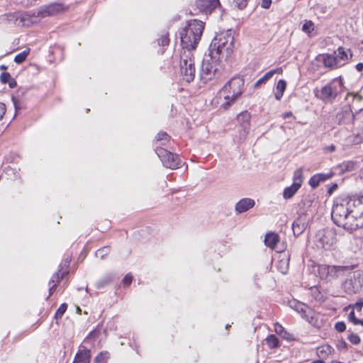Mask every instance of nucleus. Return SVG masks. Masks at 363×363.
<instances>
[{"label": "nucleus", "instance_id": "f257e3e1", "mask_svg": "<svg viewBox=\"0 0 363 363\" xmlns=\"http://www.w3.org/2000/svg\"><path fill=\"white\" fill-rule=\"evenodd\" d=\"M331 218L336 225L348 232L362 228L360 225L361 219L358 220L352 212L351 206L346 197L337 198L335 200L332 208Z\"/></svg>", "mask_w": 363, "mask_h": 363}, {"label": "nucleus", "instance_id": "f03ea898", "mask_svg": "<svg viewBox=\"0 0 363 363\" xmlns=\"http://www.w3.org/2000/svg\"><path fill=\"white\" fill-rule=\"evenodd\" d=\"M234 48V31L229 29L215 36L208 51L216 60L225 61L231 57Z\"/></svg>", "mask_w": 363, "mask_h": 363}, {"label": "nucleus", "instance_id": "7ed1b4c3", "mask_svg": "<svg viewBox=\"0 0 363 363\" xmlns=\"http://www.w3.org/2000/svg\"><path fill=\"white\" fill-rule=\"evenodd\" d=\"M204 29L203 23L201 21L194 19L188 23V25L181 32V43L186 51L195 49L201 39Z\"/></svg>", "mask_w": 363, "mask_h": 363}, {"label": "nucleus", "instance_id": "20e7f679", "mask_svg": "<svg viewBox=\"0 0 363 363\" xmlns=\"http://www.w3.org/2000/svg\"><path fill=\"white\" fill-rule=\"evenodd\" d=\"M244 79L238 76L233 77L226 83L220 90V94L223 95L224 102L221 107L227 110L235 101L240 97L243 92Z\"/></svg>", "mask_w": 363, "mask_h": 363}, {"label": "nucleus", "instance_id": "39448f33", "mask_svg": "<svg viewBox=\"0 0 363 363\" xmlns=\"http://www.w3.org/2000/svg\"><path fill=\"white\" fill-rule=\"evenodd\" d=\"M350 267L347 266H331L320 264L318 268V273L321 279L332 281L340 277L346 275Z\"/></svg>", "mask_w": 363, "mask_h": 363}, {"label": "nucleus", "instance_id": "423d86ee", "mask_svg": "<svg viewBox=\"0 0 363 363\" xmlns=\"http://www.w3.org/2000/svg\"><path fill=\"white\" fill-rule=\"evenodd\" d=\"M221 62L220 60H216V57H213L210 52L205 55L200 69L201 79L205 83L211 80L218 70L217 63Z\"/></svg>", "mask_w": 363, "mask_h": 363}, {"label": "nucleus", "instance_id": "0eeeda50", "mask_svg": "<svg viewBox=\"0 0 363 363\" xmlns=\"http://www.w3.org/2000/svg\"><path fill=\"white\" fill-rule=\"evenodd\" d=\"M351 269L346 274L347 278L342 282V289L347 294H354L358 293L363 284V272L357 270L351 272Z\"/></svg>", "mask_w": 363, "mask_h": 363}, {"label": "nucleus", "instance_id": "6e6552de", "mask_svg": "<svg viewBox=\"0 0 363 363\" xmlns=\"http://www.w3.org/2000/svg\"><path fill=\"white\" fill-rule=\"evenodd\" d=\"M180 70L184 80L187 82L194 80L195 77V66L193 55L190 51L184 50L181 55Z\"/></svg>", "mask_w": 363, "mask_h": 363}, {"label": "nucleus", "instance_id": "1a4fd4ad", "mask_svg": "<svg viewBox=\"0 0 363 363\" xmlns=\"http://www.w3.org/2000/svg\"><path fill=\"white\" fill-rule=\"evenodd\" d=\"M342 87V80L335 79L321 88L318 97L325 102H331L337 96Z\"/></svg>", "mask_w": 363, "mask_h": 363}, {"label": "nucleus", "instance_id": "9d476101", "mask_svg": "<svg viewBox=\"0 0 363 363\" xmlns=\"http://www.w3.org/2000/svg\"><path fill=\"white\" fill-rule=\"evenodd\" d=\"M155 152L164 167L170 169L179 168L180 159L178 155L174 154L162 147H157Z\"/></svg>", "mask_w": 363, "mask_h": 363}, {"label": "nucleus", "instance_id": "9b49d317", "mask_svg": "<svg viewBox=\"0 0 363 363\" xmlns=\"http://www.w3.org/2000/svg\"><path fill=\"white\" fill-rule=\"evenodd\" d=\"M361 114L354 115L350 106H344L340 110L335 116V122L339 125H349L352 124L355 125L360 117Z\"/></svg>", "mask_w": 363, "mask_h": 363}, {"label": "nucleus", "instance_id": "f8f14e48", "mask_svg": "<svg viewBox=\"0 0 363 363\" xmlns=\"http://www.w3.org/2000/svg\"><path fill=\"white\" fill-rule=\"evenodd\" d=\"M288 303L289 307L299 313L302 318L309 322H311L310 318L313 319V311L306 304L296 299L289 301Z\"/></svg>", "mask_w": 363, "mask_h": 363}, {"label": "nucleus", "instance_id": "ddd939ff", "mask_svg": "<svg viewBox=\"0 0 363 363\" xmlns=\"http://www.w3.org/2000/svg\"><path fill=\"white\" fill-rule=\"evenodd\" d=\"M352 208V212L357 218L361 219L360 225L363 227V196L346 197Z\"/></svg>", "mask_w": 363, "mask_h": 363}, {"label": "nucleus", "instance_id": "4468645a", "mask_svg": "<svg viewBox=\"0 0 363 363\" xmlns=\"http://www.w3.org/2000/svg\"><path fill=\"white\" fill-rule=\"evenodd\" d=\"M318 238V245L325 250H329L336 243V237L335 233L331 230L320 232Z\"/></svg>", "mask_w": 363, "mask_h": 363}, {"label": "nucleus", "instance_id": "2eb2a0df", "mask_svg": "<svg viewBox=\"0 0 363 363\" xmlns=\"http://www.w3.org/2000/svg\"><path fill=\"white\" fill-rule=\"evenodd\" d=\"M220 6L219 0H197L196 1V6L199 11L205 13H211Z\"/></svg>", "mask_w": 363, "mask_h": 363}, {"label": "nucleus", "instance_id": "dca6fc26", "mask_svg": "<svg viewBox=\"0 0 363 363\" xmlns=\"http://www.w3.org/2000/svg\"><path fill=\"white\" fill-rule=\"evenodd\" d=\"M308 226V218L306 214L300 215L292 223V230L296 237L301 235Z\"/></svg>", "mask_w": 363, "mask_h": 363}, {"label": "nucleus", "instance_id": "f3484780", "mask_svg": "<svg viewBox=\"0 0 363 363\" xmlns=\"http://www.w3.org/2000/svg\"><path fill=\"white\" fill-rule=\"evenodd\" d=\"M65 9V7L63 4L60 3H54L40 8L38 13L42 17H45L48 16H54L64 11Z\"/></svg>", "mask_w": 363, "mask_h": 363}, {"label": "nucleus", "instance_id": "a211bd4d", "mask_svg": "<svg viewBox=\"0 0 363 363\" xmlns=\"http://www.w3.org/2000/svg\"><path fill=\"white\" fill-rule=\"evenodd\" d=\"M333 55L340 65V67L345 65L348 62L349 58L352 56L350 49L346 50L342 47H339L337 50L334 52Z\"/></svg>", "mask_w": 363, "mask_h": 363}, {"label": "nucleus", "instance_id": "6ab92c4d", "mask_svg": "<svg viewBox=\"0 0 363 363\" xmlns=\"http://www.w3.org/2000/svg\"><path fill=\"white\" fill-rule=\"evenodd\" d=\"M255 205L254 199L250 198H244L235 203V210L238 213H242L252 208Z\"/></svg>", "mask_w": 363, "mask_h": 363}, {"label": "nucleus", "instance_id": "aec40b11", "mask_svg": "<svg viewBox=\"0 0 363 363\" xmlns=\"http://www.w3.org/2000/svg\"><path fill=\"white\" fill-rule=\"evenodd\" d=\"M318 60L323 62L324 66L330 69L340 68V65L337 62L334 55L322 54L318 57Z\"/></svg>", "mask_w": 363, "mask_h": 363}, {"label": "nucleus", "instance_id": "412c9836", "mask_svg": "<svg viewBox=\"0 0 363 363\" xmlns=\"http://www.w3.org/2000/svg\"><path fill=\"white\" fill-rule=\"evenodd\" d=\"M333 172H330L328 173H319L312 176L308 182L309 185L313 188H317L320 183L325 182L333 176Z\"/></svg>", "mask_w": 363, "mask_h": 363}, {"label": "nucleus", "instance_id": "4be33fe9", "mask_svg": "<svg viewBox=\"0 0 363 363\" xmlns=\"http://www.w3.org/2000/svg\"><path fill=\"white\" fill-rule=\"evenodd\" d=\"M282 68L279 67L274 69H272L264 74L262 77L259 79L254 84V87L257 89L262 84H265L268 80H269L275 74H282Z\"/></svg>", "mask_w": 363, "mask_h": 363}, {"label": "nucleus", "instance_id": "5701e85b", "mask_svg": "<svg viewBox=\"0 0 363 363\" xmlns=\"http://www.w3.org/2000/svg\"><path fill=\"white\" fill-rule=\"evenodd\" d=\"M91 351L88 349H84L79 351L74 359L73 363H90Z\"/></svg>", "mask_w": 363, "mask_h": 363}, {"label": "nucleus", "instance_id": "b1692460", "mask_svg": "<svg viewBox=\"0 0 363 363\" xmlns=\"http://www.w3.org/2000/svg\"><path fill=\"white\" fill-rule=\"evenodd\" d=\"M353 134L355 143H360L363 142V115H361L358 123L354 125Z\"/></svg>", "mask_w": 363, "mask_h": 363}, {"label": "nucleus", "instance_id": "393cba45", "mask_svg": "<svg viewBox=\"0 0 363 363\" xmlns=\"http://www.w3.org/2000/svg\"><path fill=\"white\" fill-rule=\"evenodd\" d=\"M279 240V235L274 233H267L264 238L265 245L272 249L277 246Z\"/></svg>", "mask_w": 363, "mask_h": 363}, {"label": "nucleus", "instance_id": "a878e982", "mask_svg": "<svg viewBox=\"0 0 363 363\" xmlns=\"http://www.w3.org/2000/svg\"><path fill=\"white\" fill-rule=\"evenodd\" d=\"M60 272L58 271L57 272L55 273L52 276V277L50 280V284H53L49 289L50 295L52 294V290L56 288V286H57V284L60 282V279H63V277L68 273V272L67 270H65V271H63L61 273V276H60Z\"/></svg>", "mask_w": 363, "mask_h": 363}, {"label": "nucleus", "instance_id": "bb28decb", "mask_svg": "<svg viewBox=\"0 0 363 363\" xmlns=\"http://www.w3.org/2000/svg\"><path fill=\"white\" fill-rule=\"evenodd\" d=\"M301 186L298 184L293 183L290 186L284 189L283 191V197L285 199H289L292 198L294 194L298 191Z\"/></svg>", "mask_w": 363, "mask_h": 363}, {"label": "nucleus", "instance_id": "cd10ccee", "mask_svg": "<svg viewBox=\"0 0 363 363\" xmlns=\"http://www.w3.org/2000/svg\"><path fill=\"white\" fill-rule=\"evenodd\" d=\"M286 88V82L284 79H280L278 81L276 86V92L274 94L275 99L279 101L284 94V91Z\"/></svg>", "mask_w": 363, "mask_h": 363}, {"label": "nucleus", "instance_id": "c85d7f7f", "mask_svg": "<svg viewBox=\"0 0 363 363\" xmlns=\"http://www.w3.org/2000/svg\"><path fill=\"white\" fill-rule=\"evenodd\" d=\"M110 359V354L107 351L101 352L95 358L94 363H107Z\"/></svg>", "mask_w": 363, "mask_h": 363}, {"label": "nucleus", "instance_id": "c756f323", "mask_svg": "<svg viewBox=\"0 0 363 363\" xmlns=\"http://www.w3.org/2000/svg\"><path fill=\"white\" fill-rule=\"evenodd\" d=\"M250 118V115L247 111L242 112L237 117L238 121L242 123L244 128H246L249 125Z\"/></svg>", "mask_w": 363, "mask_h": 363}, {"label": "nucleus", "instance_id": "7c9ffc66", "mask_svg": "<svg viewBox=\"0 0 363 363\" xmlns=\"http://www.w3.org/2000/svg\"><path fill=\"white\" fill-rule=\"evenodd\" d=\"M266 342L270 348H277L279 345V339L274 335H270L266 338Z\"/></svg>", "mask_w": 363, "mask_h": 363}, {"label": "nucleus", "instance_id": "2f4dec72", "mask_svg": "<svg viewBox=\"0 0 363 363\" xmlns=\"http://www.w3.org/2000/svg\"><path fill=\"white\" fill-rule=\"evenodd\" d=\"M293 181L294 184H298L299 186L303 182V168L301 167L294 172Z\"/></svg>", "mask_w": 363, "mask_h": 363}, {"label": "nucleus", "instance_id": "473e14b6", "mask_svg": "<svg viewBox=\"0 0 363 363\" xmlns=\"http://www.w3.org/2000/svg\"><path fill=\"white\" fill-rule=\"evenodd\" d=\"M289 259H282L279 262L278 264V269L280 272L282 274H286L288 269H289Z\"/></svg>", "mask_w": 363, "mask_h": 363}, {"label": "nucleus", "instance_id": "72a5a7b5", "mask_svg": "<svg viewBox=\"0 0 363 363\" xmlns=\"http://www.w3.org/2000/svg\"><path fill=\"white\" fill-rule=\"evenodd\" d=\"M29 52H30V50L28 49V50H25L23 52L17 54L14 57V62L17 64H21V63L23 62L26 60Z\"/></svg>", "mask_w": 363, "mask_h": 363}, {"label": "nucleus", "instance_id": "f704fd0d", "mask_svg": "<svg viewBox=\"0 0 363 363\" xmlns=\"http://www.w3.org/2000/svg\"><path fill=\"white\" fill-rule=\"evenodd\" d=\"M111 281V276L108 275L96 283L97 289H101L108 285Z\"/></svg>", "mask_w": 363, "mask_h": 363}, {"label": "nucleus", "instance_id": "c9c22d12", "mask_svg": "<svg viewBox=\"0 0 363 363\" xmlns=\"http://www.w3.org/2000/svg\"><path fill=\"white\" fill-rule=\"evenodd\" d=\"M315 195H308L307 196L303 201V205L306 208H309L312 206L313 202L315 201Z\"/></svg>", "mask_w": 363, "mask_h": 363}, {"label": "nucleus", "instance_id": "e433bc0d", "mask_svg": "<svg viewBox=\"0 0 363 363\" xmlns=\"http://www.w3.org/2000/svg\"><path fill=\"white\" fill-rule=\"evenodd\" d=\"M67 308V303H64L61 304L55 314V319L57 320V319L61 318L62 317V315H64V313H65Z\"/></svg>", "mask_w": 363, "mask_h": 363}, {"label": "nucleus", "instance_id": "4c0bfd02", "mask_svg": "<svg viewBox=\"0 0 363 363\" xmlns=\"http://www.w3.org/2000/svg\"><path fill=\"white\" fill-rule=\"evenodd\" d=\"M109 252H110L109 247H104L101 249H99L96 252V256L100 259H104Z\"/></svg>", "mask_w": 363, "mask_h": 363}, {"label": "nucleus", "instance_id": "58836bf2", "mask_svg": "<svg viewBox=\"0 0 363 363\" xmlns=\"http://www.w3.org/2000/svg\"><path fill=\"white\" fill-rule=\"evenodd\" d=\"M314 29L313 23L311 21H306L303 24L302 30L306 33H311Z\"/></svg>", "mask_w": 363, "mask_h": 363}, {"label": "nucleus", "instance_id": "ea45409f", "mask_svg": "<svg viewBox=\"0 0 363 363\" xmlns=\"http://www.w3.org/2000/svg\"><path fill=\"white\" fill-rule=\"evenodd\" d=\"M158 44L160 46H165L169 44V35L167 33H163L161 35L160 38L157 40Z\"/></svg>", "mask_w": 363, "mask_h": 363}, {"label": "nucleus", "instance_id": "a19ab883", "mask_svg": "<svg viewBox=\"0 0 363 363\" xmlns=\"http://www.w3.org/2000/svg\"><path fill=\"white\" fill-rule=\"evenodd\" d=\"M157 141H160L162 145H164L165 142L169 141L170 139L169 135L165 132H160L157 136Z\"/></svg>", "mask_w": 363, "mask_h": 363}, {"label": "nucleus", "instance_id": "79ce46f5", "mask_svg": "<svg viewBox=\"0 0 363 363\" xmlns=\"http://www.w3.org/2000/svg\"><path fill=\"white\" fill-rule=\"evenodd\" d=\"M233 4L235 7L242 10L247 5V0H233Z\"/></svg>", "mask_w": 363, "mask_h": 363}, {"label": "nucleus", "instance_id": "37998d69", "mask_svg": "<svg viewBox=\"0 0 363 363\" xmlns=\"http://www.w3.org/2000/svg\"><path fill=\"white\" fill-rule=\"evenodd\" d=\"M354 165H355L354 162H353L352 161H349V162L342 163L341 164V167L343 171L350 172V171H352L354 169Z\"/></svg>", "mask_w": 363, "mask_h": 363}, {"label": "nucleus", "instance_id": "c03bdc74", "mask_svg": "<svg viewBox=\"0 0 363 363\" xmlns=\"http://www.w3.org/2000/svg\"><path fill=\"white\" fill-rule=\"evenodd\" d=\"M348 340L354 345H358L360 342L359 337L357 335L353 333L349 335Z\"/></svg>", "mask_w": 363, "mask_h": 363}, {"label": "nucleus", "instance_id": "a18cd8bd", "mask_svg": "<svg viewBox=\"0 0 363 363\" xmlns=\"http://www.w3.org/2000/svg\"><path fill=\"white\" fill-rule=\"evenodd\" d=\"M11 78L9 72H3L0 76V80L3 84H6Z\"/></svg>", "mask_w": 363, "mask_h": 363}, {"label": "nucleus", "instance_id": "49530a36", "mask_svg": "<svg viewBox=\"0 0 363 363\" xmlns=\"http://www.w3.org/2000/svg\"><path fill=\"white\" fill-rule=\"evenodd\" d=\"M335 328L337 332L342 333L345 330L346 325L344 322H337L335 325Z\"/></svg>", "mask_w": 363, "mask_h": 363}, {"label": "nucleus", "instance_id": "de8ad7c7", "mask_svg": "<svg viewBox=\"0 0 363 363\" xmlns=\"http://www.w3.org/2000/svg\"><path fill=\"white\" fill-rule=\"evenodd\" d=\"M274 330L278 335H281L285 331V329L281 324L277 323L274 324Z\"/></svg>", "mask_w": 363, "mask_h": 363}, {"label": "nucleus", "instance_id": "09e8293b", "mask_svg": "<svg viewBox=\"0 0 363 363\" xmlns=\"http://www.w3.org/2000/svg\"><path fill=\"white\" fill-rule=\"evenodd\" d=\"M133 280V276L130 274H126L123 279V283L124 286H129Z\"/></svg>", "mask_w": 363, "mask_h": 363}, {"label": "nucleus", "instance_id": "8fccbe9b", "mask_svg": "<svg viewBox=\"0 0 363 363\" xmlns=\"http://www.w3.org/2000/svg\"><path fill=\"white\" fill-rule=\"evenodd\" d=\"M330 346H326V347H318V354H323V353H328V352H330Z\"/></svg>", "mask_w": 363, "mask_h": 363}, {"label": "nucleus", "instance_id": "3c124183", "mask_svg": "<svg viewBox=\"0 0 363 363\" xmlns=\"http://www.w3.org/2000/svg\"><path fill=\"white\" fill-rule=\"evenodd\" d=\"M6 108L4 103L0 102V121L3 118L6 113Z\"/></svg>", "mask_w": 363, "mask_h": 363}, {"label": "nucleus", "instance_id": "603ef678", "mask_svg": "<svg viewBox=\"0 0 363 363\" xmlns=\"http://www.w3.org/2000/svg\"><path fill=\"white\" fill-rule=\"evenodd\" d=\"M70 261H71L70 259L67 258L65 260L64 263L60 264L59 266V272H62V270L63 269L64 267L67 268L69 266Z\"/></svg>", "mask_w": 363, "mask_h": 363}, {"label": "nucleus", "instance_id": "864d4df0", "mask_svg": "<svg viewBox=\"0 0 363 363\" xmlns=\"http://www.w3.org/2000/svg\"><path fill=\"white\" fill-rule=\"evenodd\" d=\"M272 4V0H262L261 6L263 9H269Z\"/></svg>", "mask_w": 363, "mask_h": 363}, {"label": "nucleus", "instance_id": "5fc2aeb1", "mask_svg": "<svg viewBox=\"0 0 363 363\" xmlns=\"http://www.w3.org/2000/svg\"><path fill=\"white\" fill-rule=\"evenodd\" d=\"M336 149V147L335 145L332 144L328 146H326L324 147V152H333Z\"/></svg>", "mask_w": 363, "mask_h": 363}, {"label": "nucleus", "instance_id": "6e6d98bb", "mask_svg": "<svg viewBox=\"0 0 363 363\" xmlns=\"http://www.w3.org/2000/svg\"><path fill=\"white\" fill-rule=\"evenodd\" d=\"M353 307L358 311H361L363 307V300H359V301L356 302Z\"/></svg>", "mask_w": 363, "mask_h": 363}, {"label": "nucleus", "instance_id": "4d7b16f0", "mask_svg": "<svg viewBox=\"0 0 363 363\" xmlns=\"http://www.w3.org/2000/svg\"><path fill=\"white\" fill-rule=\"evenodd\" d=\"M12 101L13 102L16 112H17L18 110L21 108L20 102L14 97H12Z\"/></svg>", "mask_w": 363, "mask_h": 363}, {"label": "nucleus", "instance_id": "13d9d810", "mask_svg": "<svg viewBox=\"0 0 363 363\" xmlns=\"http://www.w3.org/2000/svg\"><path fill=\"white\" fill-rule=\"evenodd\" d=\"M349 320L354 323V321H357V318L355 316L354 311H352L348 315Z\"/></svg>", "mask_w": 363, "mask_h": 363}, {"label": "nucleus", "instance_id": "bf43d9fd", "mask_svg": "<svg viewBox=\"0 0 363 363\" xmlns=\"http://www.w3.org/2000/svg\"><path fill=\"white\" fill-rule=\"evenodd\" d=\"M282 116L285 119L288 118H291L293 120L296 119V117L293 115L292 112L291 111L283 113Z\"/></svg>", "mask_w": 363, "mask_h": 363}, {"label": "nucleus", "instance_id": "052dcab7", "mask_svg": "<svg viewBox=\"0 0 363 363\" xmlns=\"http://www.w3.org/2000/svg\"><path fill=\"white\" fill-rule=\"evenodd\" d=\"M6 84H9L10 88H14L17 84L16 81L13 78H11Z\"/></svg>", "mask_w": 363, "mask_h": 363}, {"label": "nucleus", "instance_id": "680f3d73", "mask_svg": "<svg viewBox=\"0 0 363 363\" xmlns=\"http://www.w3.org/2000/svg\"><path fill=\"white\" fill-rule=\"evenodd\" d=\"M281 336L286 340H291V335L286 332V330L281 335Z\"/></svg>", "mask_w": 363, "mask_h": 363}, {"label": "nucleus", "instance_id": "e2e57ef3", "mask_svg": "<svg viewBox=\"0 0 363 363\" xmlns=\"http://www.w3.org/2000/svg\"><path fill=\"white\" fill-rule=\"evenodd\" d=\"M337 188V185L336 184H333L331 187L328 189V194L331 195L334 190Z\"/></svg>", "mask_w": 363, "mask_h": 363}, {"label": "nucleus", "instance_id": "0e129e2a", "mask_svg": "<svg viewBox=\"0 0 363 363\" xmlns=\"http://www.w3.org/2000/svg\"><path fill=\"white\" fill-rule=\"evenodd\" d=\"M356 67V69L358 71V72H362L363 71V63L362 62H359L358 64L356 65L355 66Z\"/></svg>", "mask_w": 363, "mask_h": 363}, {"label": "nucleus", "instance_id": "69168bd1", "mask_svg": "<svg viewBox=\"0 0 363 363\" xmlns=\"http://www.w3.org/2000/svg\"><path fill=\"white\" fill-rule=\"evenodd\" d=\"M349 96H352L353 99H357V101H360L362 100V97L360 96H359L358 94H349Z\"/></svg>", "mask_w": 363, "mask_h": 363}, {"label": "nucleus", "instance_id": "338daca9", "mask_svg": "<svg viewBox=\"0 0 363 363\" xmlns=\"http://www.w3.org/2000/svg\"><path fill=\"white\" fill-rule=\"evenodd\" d=\"M354 325H363V319H358L357 321H354L353 323Z\"/></svg>", "mask_w": 363, "mask_h": 363}, {"label": "nucleus", "instance_id": "774afa93", "mask_svg": "<svg viewBox=\"0 0 363 363\" xmlns=\"http://www.w3.org/2000/svg\"><path fill=\"white\" fill-rule=\"evenodd\" d=\"M311 363H325V362L323 360L318 359V360L313 361Z\"/></svg>", "mask_w": 363, "mask_h": 363}]
</instances>
